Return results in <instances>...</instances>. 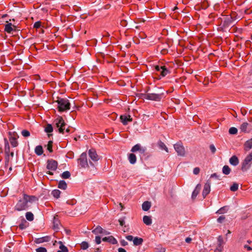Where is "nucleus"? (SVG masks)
<instances>
[{"mask_svg":"<svg viewBox=\"0 0 252 252\" xmlns=\"http://www.w3.org/2000/svg\"><path fill=\"white\" fill-rule=\"evenodd\" d=\"M52 144H53V142L52 141H49L47 145V150L49 151V152L50 153L53 152Z\"/></svg>","mask_w":252,"mask_h":252,"instance_id":"nucleus-41","label":"nucleus"},{"mask_svg":"<svg viewBox=\"0 0 252 252\" xmlns=\"http://www.w3.org/2000/svg\"><path fill=\"white\" fill-rule=\"evenodd\" d=\"M12 26L14 28L16 27V26H13L11 23H8L7 24L5 25L4 31L8 33H11V32L13 31V28H12Z\"/></svg>","mask_w":252,"mask_h":252,"instance_id":"nucleus-21","label":"nucleus"},{"mask_svg":"<svg viewBox=\"0 0 252 252\" xmlns=\"http://www.w3.org/2000/svg\"><path fill=\"white\" fill-rule=\"evenodd\" d=\"M92 232L95 234H107L108 233L107 232L104 230L100 226H97L95 228H94L93 231Z\"/></svg>","mask_w":252,"mask_h":252,"instance_id":"nucleus-16","label":"nucleus"},{"mask_svg":"<svg viewBox=\"0 0 252 252\" xmlns=\"http://www.w3.org/2000/svg\"><path fill=\"white\" fill-rule=\"evenodd\" d=\"M185 241H186V242L187 243H190V241H191V239L190 238H189V237H187V238L186 239Z\"/></svg>","mask_w":252,"mask_h":252,"instance_id":"nucleus-58","label":"nucleus"},{"mask_svg":"<svg viewBox=\"0 0 252 252\" xmlns=\"http://www.w3.org/2000/svg\"><path fill=\"white\" fill-rule=\"evenodd\" d=\"M237 129L234 127H231L229 129V133L230 134H236L237 133Z\"/></svg>","mask_w":252,"mask_h":252,"instance_id":"nucleus-39","label":"nucleus"},{"mask_svg":"<svg viewBox=\"0 0 252 252\" xmlns=\"http://www.w3.org/2000/svg\"><path fill=\"white\" fill-rule=\"evenodd\" d=\"M9 141H10L11 145L13 147H16L18 145V141H17L16 138L14 137H10Z\"/></svg>","mask_w":252,"mask_h":252,"instance_id":"nucleus-29","label":"nucleus"},{"mask_svg":"<svg viewBox=\"0 0 252 252\" xmlns=\"http://www.w3.org/2000/svg\"><path fill=\"white\" fill-rule=\"evenodd\" d=\"M50 240V237L48 236H46L45 237L39 238L36 239L35 240V242L37 244L42 243L43 242H49Z\"/></svg>","mask_w":252,"mask_h":252,"instance_id":"nucleus-17","label":"nucleus"},{"mask_svg":"<svg viewBox=\"0 0 252 252\" xmlns=\"http://www.w3.org/2000/svg\"><path fill=\"white\" fill-rule=\"evenodd\" d=\"M40 26H41V22L40 21L36 22L33 25V27L34 28H36V29L40 28Z\"/></svg>","mask_w":252,"mask_h":252,"instance_id":"nucleus-48","label":"nucleus"},{"mask_svg":"<svg viewBox=\"0 0 252 252\" xmlns=\"http://www.w3.org/2000/svg\"><path fill=\"white\" fill-rule=\"evenodd\" d=\"M215 74V77H219V76L218 75H219L220 74V73H214Z\"/></svg>","mask_w":252,"mask_h":252,"instance_id":"nucleus-64","label":"nucleus"},{"mask_svg":"<svg viewBox=\"0 0 252 252\" xmlns=\"http://www.w3.org/2000/svg\"><path fill=\"white\" fill-rule=\"evenodd\" d=\"M227 208L226 207H221V208H220L219 210H218L216 213L217 214H223V213H225L227 212Z\"/></svg>","mask_w":252,"mask_h":252,"instance_id":"nucleus-38","label":"nucleus"},{"mask_svg":"<svg viewBox=\"0 0 252 252\" xmlns=\"http://www.w3.org/2000/svg\"><path fill=\"white\" fill-rule=\"evenodd\" d=\"M126 21H123L121 22V23H122V25L123 26H125L126 25Z\"/></svg>","mask_w":252,"mask_h":252,"instance_id":"nucleus-61","label":"nucleus"},{"mask_svg":"<svg viewBox=\"0 0 252 252\" xmlns=\"http://www.w3.org/2000/svg\"><path fill=\"white\" fill-rule=\"evenodd\" d=\"M121 122L124 125H126L128 122H131L132 120V118L130 115H122L120 117Z\"/></svg>","mask_w":252,"mask_h":252,"instance_id":"nucleus-13","label":"nucleus"},{"mask_svg":"<svg viewBox=\"0 0 252 252\" xmlns=\"http://www.w3.org/2000/svg\"><path fill=\"white\" fill-rule=\"evenodd\" d=\"M118 250V252H126V251L122 248H119Z\"/></svg>","mask_w":252,"mask_h":252,"instance_id":"nucleus-57","label":"nucleus"},{"mask_svg":"<svg viewBox=\"0 0 252 252\" xmlns=\"http://www.w3.org/2000/svg\"><path fill=\"white\" fill-rule=\"evenodd\" d=\"M19 227H20V228H21V229H23L25 228V227H24V225H23V224H20V225H19Z\"/></svg>","mask_w":252,"mask_h":252,"instance_id":"nucleus-63","label":"nucleus"},{"mask_svg":"<svg viewBox=\"0 0 252 252\" xmlns=\"http://www.w3.org/2000/svg\"><path fill=\"white\" fill-rule=\"evenodd\" d=\"M36 252H47V250L45 248L40 247L36 249Z\"/></svg>","mask_w":252,"mask_h":252,"instance_id":"nucleus-46","label":"nucleus"},{"mask_svg":"<svg viewBox=\"0 0 252 252\" xmlns=\"http://www.w3.org/2000/svg\"><path fill=\"white\" fill-rule=\"evenodd\" d=\"M225 219V218L224 216H221L217 219V221L219 223H222Z\"/></svg>","mask_w":252,"mask_h":252,"instance_id":"nucleus-47","label":"nucleus"},{"mask_svg":"<svg viewBox=\"0 0 252 252\" xmlns=\"http://www.w3.org/2000/svg\"><path fill=\"white\" fill-rule=\"evenodd\" d=\"M60 246H59V250L57 251V252H68V250L67 248L65 246L62 242H59Z\"/></svg>","mask_w":252,"mask_h":252,"instance_id":"nucleus-24","label":"nucleus"},{"mask_svg":"<svg viewBox=\"0 0 252 252\" xmlns=\"http://www.w3.org/2000/svg\"><path fill=\"white\" fill-rule=\"evenodd\" d=\"M199 172H200V169L198 167L194 168L193 169V174L195 175L198 174Z\"/></svg>","mask_w":252,"mask_h":252,"instance_id":"nucleus-50","label":"nucleus"},{"mask_svg":"<svg viewBox=\"0 0 252 252\" xmlns=\"http://www.w3.org/2000/svg\"><path fill=\"white\" fill-rule=\"evenodd\" d=\"M35 153L38 155L40 156L43 153V148L41 145L37 146L34 149Z\"/></svg>","mask_w":252,"mask_h":252,"instance_id":"nucleus-25","label":"nucleus"},{"mask_svg":"<svg viewBox=\"0 0 252 252\" xmlns=\"http://www.w3.org/2000/svg\"><path fill=\"white\" fill-rule=\"evenodd\" d=\"M174 148L178 156H184L185 155V148L181 142H178L174 145Z\"/></svg>","mask_w":252,"mask_h":252,"instance_id":"nucleus-9","label":"nucleus"},{"mask_svg":"<svg viewBox=\"0 0 252 252\" xmlns=\"http://www.w3.org/2000/svg\"><path fill=\"white\" fill-rule=\"evenodd\" d=\"M155 69L158 73V75L163 77L169 73V71L165 65H156Z\"/></svg>","mask_w":252,"mask_h":252,"instance_id":"nucleus-8","label":"nucleus"},{"mask_svg":"<svg viewBox=\"0 0 252 252\" xmlns=\"http://www.w3.org/2000/svg\"><path fill=\"white\" fill-rule=\"evenodd\" d=\"M89 248V244L84 241L81 244V248L83 250H85Z\"/></svg>","mask_w":252,"mask_h":252,"instance_id":"nucleus-40","label":"nucleus"},{"mask_svg":"<svg viewBox=\"0 0 252 252\" xmlns=\"http://www.w3.org/2000/svg\"><path fill=\"white\" fill-rule=\"evenodd\" d=\"M142 97L146 99L159 101L161 99V94H142Z\"/></svg>","mask_w":252,"mask_h":252,"instance_id":"nucleus-7","label":"nucleus"},{"mask_svg":"<svg viewBox=\"0 0 252 252\" xmlns=\"http://www.w3.org/2000/svg\"><path fill=\"white\" fill-rule=\"evenodd\" d=\"M231 169L228 165H224L222 168V172L225 175H228Z\"/></svg>","mask_w":252,"mask_h":252,"instance_id":"nucleus-32","label":"nucleus"},{"mask_svg":"<svg viewBox=\"0 0 252 252\" xmlns=\"http://www.w3.org/2000/svg\"><path fill=\"white\" fill-rule=\"evenodd\" d=\"M126 239L129 241H133L134 238L131 235H127L126 236Z\"/></svg>","mask_w":252,"mask_h":252,"instance_id":"nucleus-53","label":"nucleus"},{"mask_svg":"<svg viewBox=\"0 0 252 252\" xmlns=\"http://www.w3.org/2000/svg\"><path fill=\"white\" fill-rule=\"evenodd\" d=\"M239 162V159L236 156H233L229 159L230 163L233 166L237 165Z\"/></svg>","mask_w":252,"mask_h":252,"instance_id":"nucleus-19","label":"nucleus"},{"mask_svg":"<svg viewBox=\"0 0 252 252\" xmlns=\"http://www.w3.org/2000/svg\"><path fill=\"white\" fill-rule=\"evenodd\" d=\"M199 82L206 86L209 83V80H199Z\"/></svg>","mask_w":252,"mask_h":252,"instance_id":"nucleus-45","label":"nucleus"},{"mask_svg":"<svg viewBox=\"0 0 252 252\" xmlns=\"http://www.w3.org/2000/svg\"><path fill=\"white\" fill-rule=\"evenodd\" d=\"M102 241L105 242H109L113 244H115L117 242L116 239L114 238L112 236L105 237L102 239Z\"/></svg>","mask_w":252,"mask_h":252,"instance_id":"nucleus-20","label":"nucleus"},{"mask_svg":"<svg viewBox=\"0 0 252 252\" xmlns=\"http://www.w3.org/2000/svg\"><path fill=\"white\" fill-rule=\"evenodd\" d=\"M119 222L121 226H123L125 223V221L124 219H120L119 220Z\"/></svg>","mask_w":252,"mask_h":252,"instance_id":"nucleus-52","label":"nucleus"},{"mask_svg":"<svg viewBox=\"0 0 252 252\" xmlns=\"http://www.w3.org/2000/svg\"><path fill=\"white\" fill-rule=\"evenodd\" d=\"M70 173L69 171H64L63 172L62 175H61V177L63 179H68L70 178Z\"/></svg>","mask_w":252,"mask_h":252,"instance_id":"nucleus-34","label":"nucleus"},{"mask_svg":"<svg viewBox=\"0 0 252 252\" xmlns=\"http://www.w3.org/2000/svg\"><path fill=\"white\" fill-rule=\"evenodd\" d=\"M54 123H55L56 127L58 128V130L60 133H63L64 130L65 129V131L67 133L69 132V129L67 128L65 129V127L66 126V124L65 123L62 117H59L57 118Z\"/></svg>","mask_w":252,"mask_h":252,"instance_id":"nucleus-2","label":"nucleus"},{"mask_svg":"<svg viewBox=\"0 0 252 252\" xmlns=\"http://www.w3.org/2000/svg\"><path fill=\"white\" fill-rule=\"evenodd\" d=\"M128 159L129 162L132 164H134L136 162V157L133 153L128 155Z\"/></svg>","mask_w":252,"mask_h":252,"instance_id":"nucleus-22","label":"nucleus"},{"mask_svg":"<svg viewBox=\"0 0 252 252\" xmlns=\"http://www.w3.org/2000/svg\"><path fill=\"white\" fill-rule=\"evenodd\" d=\"M53 128L51 125L48 124L45 128V131L47 133H50L53 131Z\"/></svg>","mask_w":252,"mask_h":252,"instance_id":"nucleus-37","label":"nucleus"},{"mask_svg":"<svg viewBox=\"0 0 252 252\" xmlns=\"http://www.w3.org/2000/svg\"><path fill=\"white\" fill-rule=\"evenodd\" d=\"M146 151L145 147H142L140 144L134 145L131 149V152L134 153L139 152L141 154H144Z\"/></svg>","mask_w":252,"mask_h":252,"instance_id":"nucleus-11","label":"nucleus"},{"mask_svg":"<svg viewBox=\"0 0 252 252\" xmlns=\"http://www.w3.org/2000/svg\"><path fill=\"white\" fill-rule=\"evenodd\" d=\"M236 20L234 14L232 15H227L223 18L222 29L224 30L228 28L231 26L234 25L235 21Z\"/></svg>","mask_w":252,"mask_h":252,"instance_id":"nucleus-5","label":"nucleus"},{"mask_svg":"<svg viewBox=\"0 0 252 252\" xmlns=\"http://www.w3.org/2000/svg\"><path fill=\"white\" fill-rule=\"evenodd\" d=\"M249 126V123H248L247 122H244L240 126V129L241 131L244 133H249L250 132V130L248 129Z\"/></svg>","mask_w":252,"mask_h":252,"instance_id":"nucleus-15","label":"nucleus"},{"mask_svg":"<svg viewBox=\"0 0 252 252\" xmlns=\"http://www.w3.org/2000/svg\"><path fill=\"white\" fill-rule=\"evenodd\" d=\"M143 222L147 225H150L152 224V220L150 217L148 216H144L143 218Z\"/></svg>","mask_w":252,"mask_h":252,"instance_id":"nucleus-26","label":"nucleus"},{"mask_svg":"<svg viewBox=\"0 0 252 252\" xmlns=\"http://www.w3.org/2000/svg\"><path fill=\"white\" fill-rule=\"evenodd\" d=\"M56 102L58 104L59 111H64L70 109V103L66 98H58Z\"/></svg>","mask_w":252,"mask_h":252,"instance_id":"nucleus-3","label":"nucleus"},{"mask_svg":"<svg viewBox=\"0 0 252 252\" xmlns=\"http://www.w3.org/2000/svg\"><path fill=\"white\" fill-rule=\"evenodd\" d=\"M88 154L90 158L94 161H96L99 159V158L98 155L96 154V152L94 149H92L89 150L88 152Z\"/></svg>","mask_w":252,"mask_h":252,"instance_id":"nucleus-12","label":"nucleus"},{"mask_svg":"<svg viewBox=\"0 0 252 252\" xmlns=\"http://www.w3.org/2000/svg\"><path fill=\"white\" fill-rule=\"evenodd\" d=\"M58 163L54 159H49L47 162V168L49 170L46 173L48 174L53 175V173L51 171H55L57 169Z\"/></svg>","mask_w":252,"mask_h":252,"instance_id":"nucleus-6","label":"nucleus"},{"mask_svg":"<svg viewBox=\"0 0 252 252\" xmlns=\"http://www.w3.org/2000/svg\"><path fill=\"white\" fill-rule=\"evenodd\" d=\"M67 187V184L63 180L60 181L58 184V188L61 189H65Z\"/></svg>","mask_w":252,"mask_h":252,"instance_id":"nucleus-30","label":"nucleus"},{"mask_svg":"<svg viewBox=\"0 0 252 252\" xmlns=\"http://www.w3.org/2000/svg\"><path fill=\"white\" fill-rule=\"evenodd\" d=\"M210 149L211 150V151L212 152V153H215L216 151V149L215 147V146L213 144L211 145L210 146Z\"/></svg>","mask_w":252,"mask_h":252,"instance_id":"nucleus-49","label":"nucleus"},{"mask_svg":"<svg viewBox=\"0 0 252 252\" xmlns=\"http://www.w3.org/2000/svg\"><path fill=\"white\" fill-rule=\"evenodd\" d=\"M210 192V183H206L203 188L202 191V195L203 197L205 198Z\"/></svg>","mask_w":252,"mask_h":252,"instance_id":"nucleus-14","label":"nucleus"},{"mask_svg":"<svg viewBox=\"0 0 252 252\" xmlns=\"http://www.w3.org/2000/svg\"><path fill=\"white\" fill-rule=\"evenodd\" d=\"M252 164V152L250 153L245 158L241 164V170L243 172L247 171L250 168Z\"/></svg>","mask_w":252,"mask_h":252,"instance_id":"nucleus-4","label":"nucleus"},{"mask_svg":"<svg viewBox=\"0 0 252 252\" xmlns=\"http://www.w3.org/2000/svg\"><path fill=\"white\" fill-rule=\"evenodd\" d=\"M52 194L54 197L58 198L60 197L61 191L58 189H55L52 191Z\"/></svg>","mask_w":252,"mask_h":252,"instance_id":"nucleus-35","label":"nucleus"},{"mask_svg":"<svg viewBox=\"0 0 252 252\" xmlns=\"http://www.w3.org/2000/svg\"><path fill=\"white\" fill-rule=\"evenodd\" d=\"M33 79H40V76H39L38 74H35L34 76Z\"/></svg>","mask_w":252,"mask_h":252,"instance_id":"nucleus-59","label":"nucleus"},{"mask_svg":"<svg viewBox=\"0 0 252 252\" xmlns=\"http://www.w3.org/2000/svg\"><path fill=\"white\" fill-rule=\"evenodd\" d=\"M4 140H5V148H6V147H7V148H8V150H9V144H8V142L7 140V139L6 138L4 139Z\"/></svg>","mask_w":252,"mask_h":252,"instance_id":"nucleus-55","label":"nucleus"},{"mask_svg":"<svg viewBox=\"0 0 252 252\" xmlns=\"http://www.w3.org/2000/svg\"><path fill=\"white\" fill-rule=\"evenodd\" d=\"M239 185L236 183H234L233 185L230 187V190L232 191H236L238 189Z\"/></svg>","mask_w":252,"mask_h":252,"instance_id":"nucleus-36","label":"nucleus"},{"mask_svg":"<svg viewBox=\"0 0 252 252\" xmlns=\"http://www.w3.org/2000/svg\"><path fill=\"white\" fill-rule=\"evenodd\" d=\"M32 198L34 197L24 194L23 198L19 200L15 205V210L18 211L26 210L28 208V202L30 201Z\"/></svg>","mask_w":252,"mask_h":252,"instance_id":"nucleus-1","label":"nucleus"},{"mask_svg":"<svg viewBox=\"0 0 252 252\" xmlns=\"http://www.w3.org/2000/svg\"><path fill=\"white\" fill-rule=\"evenodd\" d=\"M151 207V203L149 201H145L142 205V209L145 211H148Z\"/></svg>","mask_w":252,"mask_h":252,"instance_id":"nucleus-23","label":"nucleus"},{"mask_svg":"<svg viewBox=\"0 0 252 252\" xmlns=\"http://www.w3.org/2000/svg\"><path fill=\"white\" fill-rule=\"evenodd\" d=\"M244 248H245V249H247V250L248 251H251V250H252V248L251 247H250V246H248V245H245V246H244Z\"/></svg>","mask_w":252,"mask_h":252,"instance_id":"nucleus-56","label":"nucleus"},{"mask_svg":"<svg viewBox=\"0 0 252 252\" xmlns=\"http://www.w3.org/2000/svg\"><path fill=\"white\" fill-rule=\"evenodd\" d=\"M26 218L27 220L32 221L33 220L34 216L32 212H28L26 213Z\"/></svg>","mask_w":252,"mask_h":252,"instance_id":"nucleus-31","label":"nucleus"},{"mask_svg":"<svg viewBox=\"0 0 252 252\" xmlns=\"http://www.w3.org/2000/svg\"><path fill=\"white\" fill-rule=\"evenodd\" d=\"M79 165L82 167H86L88 166L87 158V154L86 153H82L80 158L78 159Z\"/></svg>","mask_w":252,"mask_h":252,"instance_id":"nucleus-10","label":"nucleus"},{"mask_svg":"<svg viewBox=\"0 0 252 252\" xmlns=\"http://www.w3.org/2000/svg\"><path fill=\"white\" fill-rule=\"evenodd\" d=\"M198 193H199V190L197 189H195L193 190V191L192 192V198L193 199L195 198V197L198 195Z\"/></svg>","mask_w":252,"mask_h":252,"instance_id":"nucleus-43","label":"nucleus"},{"mask_svg":"<svg viewBox=\"0 0 252 252\" xmlns=\"http://www.w3.org/2000/svg\"><path fill=\"white\" fill-rule=\"evenodd\" d=\"M143 239L141 238L135 237L133 240V244L135 246L140 245L143 243Z\"/></svg>","mask_w":252,"mask_h":252,"instance_id":"nucleus-27","label":"nucleus"},{"mask_svg":"<svg viewBox=\"0 0 252 252\" xmlns=\"http://www.w3.org/2000/svg\"><path fill=\"white\" fill-rule=\"evenodd\" d=\"M95 243L97 244H99L101 243V238L99 236H96L95 238Z\"/></svg>","mask_w":252,"mask_h":252,"instance_id":"nucleus-51","label":"nucleus"},{"mask_svg":"<svg viewBox=\"0 0 252 252\" xmlns=\"http://www.w3.org/2000/svg\"><path fill=\"white\" fill-rule=\"evenodd\" d=\"M244 150L245 151H249L252 149V138L247 140L244 145Z\"/></svg>","mask_w":252,"mask_h":252,"instance_id":"nucleus-18","label":"nucleus"},{"mask_svg":"<svg viewBox=\"0 0 252 252\" xmlns=\"http://www.w3.org/2000/svg\"><path fill=\"white\" fill-rule=\"evenodd\" d=\"M158 147L161 149V150H165L166 152H168V149L167 148V147H166V146L164 144V143L163 142H162V141H158Z\"/></svg>","mask_w":252,"mask_h":252,"instance_id":"nucleus-28","label":"nucleus"},{"mask_svg":"<svg viewBox=\"0 0 252 252\" xmlns=\"http://www.w3.org/2000/svg\"><path fill=\"white\" fill-rule=\"evenodd\" d=\"M215 252H221V249L217 248V249L215 250Z\"/></svg>","mask_w":252,"mask_h":252,"instance_id":"nucleus-60","label":"nucleus"},{"mask_svg":"<svg viewBox=\"0 0 252 252\" xmlns=\"http://www.w3.org/2000/svg\"><path fill=\"white\" fill-rule=\"evenodd\" d=\"M218 241L219 242V245L220 247L223 243V238L221 236H219L218 238Z\"/></svg>","mask_w":252,"mask_h":252,"instance_id":"nucleus-44","label":"nucleus"},{"mask_svg":"<svg viewBox=\"0 0 252 252\" xmlns=\"http://www.w3.org/2000/svg\"><path fill=\"white\" fill-rule=\"evenodd\" d=\"M217 177V175L216 173H214V174H212L211 176V178Z\"/></svg>","mask_w":252,"mask_h":252,"instance_id":"nucleus-62","label":"nucleus"},{"mask_svg":"<svg viewBox=\"0 0 252 252\" xmlns=\"http://www.w3.org/2000/svg\"><path fill=\"white\" fill-rule=\"evenodd\" d=\"M21 134L25 137H27L30 136V132L26 129L23 130L21 131Z\"/></svg>","mask_w":252,"mask_h":252,"instance_id":"nucleus-42","label":"nucleus"},{"mask_svg":"<svg viewBox=\"0 0 252 252\" xmlns=\"http://www.w3.org/2000/svg\"><path fill=\"white\" fill-rule=\"evenodd\" d=\"M166 249L161 245L158 246L155 249V252H165Z\"/></svg>","mask_w":252,"mask_h":252,"instance_id":"nucleus-33","label":"nucleus"},{"mask_svg":"<svg viewBox=\"0 0 252 252\" xmlns=\"http://www.w3.org/2000/svg\"><path fill=\"white\" fill-rule=\"evenodd\" d=\"M121 244L123 246H125L128 244L127 242L125 240L121 241Z\"/></svg>","mask_w":252,"mask_h":252,"instance_id":"nucleus-54","label":"nucleus"}]
</instances>
